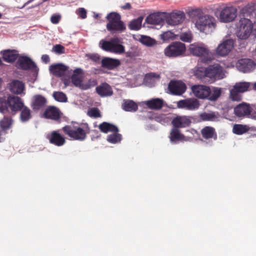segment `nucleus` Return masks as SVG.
I'll return each instance as SVG.
<instances>
[{
    "instance_id": "nucleus-29",
    "label": "nucleus",
    "mask_w": 256,
    "mask_h": 256,
    "mask_svg": "<svg viewBox=\"0 0 256 256\" xmlns=\"http://www.w3.org/2000/svg\"><path fill=\"white\" fill-rule=\"evenodd\" d=\"M18 54L15 50H6L2 52V58L7 62H13L18 58Z\"/></svg>"
},
{
    "instance_id": "nucleus-52",
    "label": "nucleus",
    "mask_w": 256,
    "mask_h": 256,
    "mask_svg": "<svg viewBox=\"0 0 256 256\" xmlns=\"http://www.w3.org/2000/svg\"><path fill=\"white\" fill-rule=\"evenodd\" d=\"M88 58L94 62H98L100 56L98 54H90L87 55Z\"/></svg>"
},
{
    "instance_id": "nucleus-25",
    "label": "nucleus",
    "mask_w": 256,
    "mask_h": 256,
    "mask_svg": "<svg viewBox=\"0 0 256 256\" xmlns=\"http://www.w3.org/2000/svg\"><path fill=\"white\" fill-rule=\"evenodd\" d=\"M96 92L101 97L110 96L113 92L110 86L106 82L102 84L96 88Z\"/></svg>"
},
{
    "instance_id": "nucleus-16",
    "label": "nucleus",
    "mask_w": 256,
    "mask_h": 256,
    "mask_svg": "<svg viewBox=\"0 0 256 256\" xmlns=\"http://www.w3.org/2000/svg\"><path fill=\"white\" fill-rule=\"evenodd\" d=\"M254 62L249 58H242L236 62V66L238 69L243 72H248L252 70L255 68Z\"/></svg>"
},
{
    "instance_id": "nucleus-63",
    "label": "nucleus",
    "mask_w": 256,
    "mask_h": 256,
    "mask_svg": "<svg viewBox=\"0 0 256 256\" xmlns=\"http://www.w3.org/2000/svg\"><path fill=\"white\" fill-rule=\"evenodd\" d=\"M2 14L0 13V18H1Z\"/></svg>"
},
{
    "instance_id": "nucleus-42",
    "label": "nucleus",
    "mask_w": 256,
    "mask_h": 256,
    "mask_svg": "<svg viewBox=\"0 0 256 256\" xmlns=\"http://www.w3.org/2000/svg\"><path fill=\"white\" fill-rule=\"evenodd\" d=\"M206 68H198L194 72V75L196 78L202 80H204L206 78Z\"/></svg>"
},
{
    "instance_id": "nucleus-53",
    "label": "nucleus",
    "mask_w": 256,
    "mask_h": 256,
    "mask_svg": "<svg viewBox=\"0 0 256 256\" xmlns=\"http://www.w3.org/2000/svg\"><path fill=\"white\" fill-rule=\"evenodd\" d=\"M60 20V15H52L50 18V21L54 24H58Z\"/></svg>"
},
{
    "instance_id": "nucleus-6",
    "label": "nucleus",
    "mask_w": 256,
    "mask_h": 256,
    "mask_svg": "<svg viewBox=\"0 0 256 256\" xmlns=\"http://www.w3.org/2000/svg\"><path fill=\"white\" fill-rule=\"evenodd\" d=\"M186 51V46L184 44L179 42H173L168 45L164 50L165 55L170 58L180 56Z\"/></svg>"
},
{
    "instance_id": "nucleus-4",
    "label": "nucleus",
    "mask_w": 256,
    "mask_h": 256,
    "mask_svg": "<svg viewBox=\"0 0 256 256\" xmlns=\"http://www.w3.org/2000/svg\"><path fill=\"white\" fill-rule=\"evenodd\" d=\"M195 24L200 32L206 34L211 33L216 26L214 18L209 15L198 16Z\"/></svg>"
},
{
    "instance_id": "nucleus-62",
    "label": "nucleus",
    "mask_w": 256,
    "mask_h": 256,
    "mask_svg": "<svg viewBox=\"0 0 256 256\" xmlns=\"http://www.w3.org/2000/svg\"><path fill=\"white\" fill-rule=\"evenodd\" d=\"M1 135H2V132H1V131H0V142H2V137H1Z\"/></svg>"
},
{
    "instance_id": "nucleus-40",
    "label": "nucleus",
    "mask_w": 256,
    "mask_h": 256,
    "mask_svg": "<svg viewBox=\"0 0 256 256\" xmlns=\"http://www.w3.org/2000/svg\"><path fill=\"white\" fill-rule=\"evenodd\" d=\"M200 118L203 121H214L218 116L214 112H204L200 114Z\"/></svg>"
},
{
    "instance_id": "nucleus-37",
    "label": "nucleus",
    "mask_w": 256,
    "mask_h": 256,
    "mask_svg": "<svg viewBox=\"0 0 256 256\" xmlns=\"http://www.w3.org/2000/svg\"><path fill=\"white\" fill-rule=\"evenodd\" d=\"M12 124V120L11 117L4 116L0 121V126L2 130L6 131L10 129Z\"/></svg>"
},
{
    "instance_id": "nucleus-61",
    "label": "nucleus",
    "mask_w": 256,
    "mask_h": 256,
    "mask_svg": "<svg viewBox=\"0 0 256 256\" xmlns=\"http://www.w3.org/2000/svg\"><path fill=\"white\" fill-rule=\"evenodd\" d=\"M253 89L256 90V82L253 84Z\"/></svg>"
},
{
    "instance_id": "nucleus-59",
    "label": "nucleus",
    "mask_w": 256,
    "mask_h": 256,
    "mask_svg": "<svg viewBox=\"0 0 256 256\" xmlns=\"http://www.w3.org/2000/svg\"><path fill=\"white\" fill-rule=\"evenodd\" d=\"M166 118V116L165 115H162L160 117H158L157 119L158 120L160 119V120H164Z\"/></svg>"
},
{
    "instance_id": "nucleus-30",
    "label": "nucleus",
    "mask_w": 256,
    "mask_h": 256,
    "mask_svg": "<svg viewBox=\"0 0 256 256\" xmlns=\"http://www.w3.org/2000/svg\"><path fill=\"white\" fill-rule=\"evenodd\" d=\"M102 132L107 134L108 132H118V128L115 125L108 122H102L98 126Z\"/></svg>"
},
{
    "instance_id": "nucleus-36",
    "label": "nucleus",
    "mask_w": 256,
    "mask_h": 256,
    "mask_svg": "<svg viewBox=\"0 0 256 256\" xmlns=\"http://www.w3.org/2000/svg\"><path fill=\"white\" fill-rule=\"evenodd\" d=\"M249 130L250 128L248 126L241 124H235L232 128L233 132L238 135L242 134Z\"/></svg>"
},
{
    "instance_id": "nucleus-8",
    "label": "nucleus",
    "mask_w": 256,
    "mask_h": 256,
    "mask_svg": "<svg viewBox=\"0 0 256 256\" xmlns=\"http://www.w3.org/2000/svg\"><path fill=\"white\" fill-rule=\"evenodd\" d=\"M189 50L190 53L194 56L204 57L205 62H208L211 59L209 50L202 44H192Z\"/></svg>"
},
{
    "instance_id": "nucleus-23",
    "label": "nucleus",
    "mask_w": 256,
    "mask_h": 256,
    "mask_svg": "<svg viewBox=\"0 0 256 256\" xmlns=\"http://www.w3.org/2000/svg\"><path fill=\"white\" fill-rule=\"evenodd\" d=\"M68 68V66L62 64H58L51 65L49 70L50 72L53 75L58 77H62L65 74Z\"/></svg>"
},
{
    "instance_id": "nucleus-34",
    "label": "nucleus",
    "mask_w": 256,
    "mask_h": 256,
    "mask_svg": "<svg viewBox=\"0 0 256 256\" xmlns=\"http://www.w3.org/2000/svg\"><path fill=\"white\" fill-rule=\"evenodd\" d=\"M115 42L112 44L111 52L121 54L124 52V46L120 44V40L118 38H114Z\"/></svg>"
},
{
    "instance_id": "nucleus-54",
    "label": "nucleus",
    "mask_w": 256,
    "mask_h": 256,
    "mask_svg": "<svg viewBox=\"0 0 256 256\" xmlns=\"http://www.w3.org/2000/svg\"><path fill=\"white\" fill-rule=\"evenodd\" d=\"M79 16L82 18H85L86 17V12L84 8H80L79 10V12H78Z\"/></svg>"
},
{
    "instance_id": "nucleus-47",
    "label": "nucleus",
    "mask_w": 256,
    "mask_h": 256,
    "mask_svg": "<svg viewBox=\"0 0 256 256\" xmlns=\"http://www.w3.org/2000/svg\"><path fill=\"white\" fill-rule=\"evenodd\" d=\"M88 114L92 118H98L101 117V114L98 108H92L88 112Z\"/></svg>"
},
{
    "instance_id": "nucleus-14",
    "label": "nucleus",
    "mask_w": 256,
    "mask_h": 256,
    "mask_svg": "<svg viewBox=\"0 0 256 256\" xmlns=\"http://www.w3.org/2000/svg\"><path fill=\"white\" fill-rule=\"evenodd\" d=\"M18 67L22 70H38L36 64L32 60L26 56H20L17 61Z\"/></svg>"
},
{
    "instance_id": "nucleus-50",
    "label": "nucleus",
    "mask_w": 256,
    "mask_h": 256,
    "mask_svg": "<svg viewBox=\"0 0 256 256\" xmlns=\"http://www.w3.org/2000/svg\"><path fill=\"white\" fill-rule=\"evenodd\" d=\"M53 50L58 54H62L64 53V48L60 44H56L54 46Z\"/></svg>"
},
{
    "instance_id": "nucleus-57",
    "label": "nucleus",
    "mask_w": 256,
    "mask_h": 256,
    "mask_svg": "<svg viewBox=\"0 0 256 256\" xmlns=\"http://www.w3.org/2000/svg\"><path fill=\"white\" fill-rule=\"evenodd\" d=\"M34 0H28L27 2H26L24 5H22V7H17V8H20V9H22V8H24L26 6H27L28 4H29L31 3Z\"/></svg>"
},
{
    "instance_id": "nucleus-35",
    "label": "nucleus",
    "mask_w": 256,
    "mask_h": 256,
    "mask_svg": "<svg viewBox=\"0 0 256 256\" xmlns=\"http://www.w3.org/2000/svg\"><path fill=\"white\" fill-rule=\"evenodd\" d=\"M20 110V118L22 122H26L32 118L31 110L29 108L24 106Z\"/></svg>"
},
{
    "instance_id": "nucleus-51",
    "label": "nucleus",
    "mask_w": 256,
    "mask_h": 256,
    "mask_svg": "<svg viewBox=\"0 0 256 256\" xmlns=\"http://www.w3.org/2000/svg\"><path fill=\"white\" fill-rule=\"evenodd\" d=\"M162 38L164 40H167L172 38V33L170 31L166 32L161 34Z\"/></svg>"
},
{
    "instance_id": "nucleus-56",
    "label": "nucleus",
    "mask_w": 256,
    "mask_h": 256,
    "mask_svg": "<svg viewBox=\"0 0 256 256\" xmlns=\"http://www.w3.org/2000/svg\"><path fill=\"white\" fill-rule=\"evenodd\" d=\"M122 10H130L132 8V6L130 3H126L124 5L120 6Z\"/></svg>"
},
{
    "instance_id": "nucleus-27",
    "label": "nucleus",
    "mask_w": 256,
    "mask_h": 256,
    "mask_svg": "<svg viewBox=\"0 0 256 256\" xmlns=\"http://www.w3.org/2000/svg\"><path fill=\"white\" fill-rule=\"evenodd\" d=\"M164 101L162 98H152L145 102L146 106L151 110H158L164 106Z\"/></svg>"
},
{
    "instance_id": "nucleus-24",
    "label": "nucleus",
    "mask_w": 256,
    "mask_h": 256,
    "mask_svg": "<svg viewBox=\"0 0 256 256\" xmlns=\"http://www.w3.org/2000/svg\"><path fill=\"white\" fill-rule=\"evenodd\" d=\"M47 100L45 97L40 94H36L33 97L32 106L34 110H38L43 109L46 106Z\"/></svg>"
},
{
    "instance_id": "nucleus-9",
    "label": "nucleus",
    "mask_w": 256,
    "mask_h": 256,
    "mask_svg": "<svg viewBox=\"0 0 256 256\" xmlns=\"http://www.w3.org/2000/svg\"><path fill=\"white\" fill-rule=\"evenodd\" d=\"M237 16V9L234 6H226L220 12V19L222 22H230L234 20Z\"/></svg>"
},
{
    "instance_id": "nucleus-3",
    "label": "nucleus",
    "mask_w": 256,
    "mask_h": 256,
    "mask_svg": "<svg viewBox=\"0 0 256 256\" xmlns=\"http://www.w3.org/2000/svg\"><path fill=\"white\" fill-rule=\"evenodd\" d=\"M108 20L106 29L112 34L122 33L126 30V26L121 20V16L116 12H110L106 17Z\"/></svg>"
},
{
    "instance_id": "nucleus-39",
    "label": "nucleus",
    "mask_w": 256,
    "mask_h": 256,
    "mask_svg": "<svg viewBox=\"0 0 256 256\" xmlns=\"http://www.w3.org/2000/svg\"><path fill=\"white\" fill-rule=\"evenodd\" d=\"M251 84L248 82H241L236 83L234 86L235 89L237 90L239 92L242 93L248 91L250 88Z\"/></svg>"
},
{
    "instance_id": "nucleus-55",
    "label": "nucleus",
    "mask_w": 256,
    "mask_h": 256,
    "mask_svg": "<svg viewBox=\"0 0 256 256\" xmlns=\"http://www.w3.org/2000/svg\"><path fill=\"white\" fill-rule=\"evenodd\" d=\"M41 58L42 61L45 64L48 63L50 61V58L48 54H43Z\"/></svg>"
},
{
    "instance_id": "nucleus-28",
    "label": "nucleus",
    "mask_w": 256,
    "mask_h": 256,
    "mask_svg": "<svg viewBox=\"0 0 256 256\" xmlns=\"http://www.w3.org/2000/svg\"><path fill=\"white\" fill-rule=\"evenodd\" d=\"M201 134L202 137L205 139L212 138L215 140L217 139V134L213 127L210 126H205L202 130Z\"/></svg>"
},
{
    "instance_id": "nucleus-5",
    "label": "nucleus",
    "mask_w": 256,
    "mask_h": 256,
    "mask_svg": "<svg viewBox=\"0 0 256 256\" xmlns=\"http://www.w3.org/2000/svg\"><path fill=\"white\" fill-rule=\"evenodd\" d=\"M62 130L70 139L79 141L86 140L88 133L82 128L74 124L66 125L62 128Z\"/></svg>"
},
{
    "instance_id": "nucleus-32",
    "label": "nucleus",
    "mask_w": 256,
    "mask_h": 256,
    "mask_svg": "<svg viewBox=\"0 0 256 256\" xmlns=\"http://www.w3.org/2000/svg\"><path fill=\"white\" fill-rule=\"evenodd\" d=\"M169 137L172 142H176L177 141L183 140L184 136V134H180L178 128L173 127L170 130Z\"/></svg>"
},
{
    "instance_id": "nucleus-11",
    "label": "nucleus",
    "mask_w": 256,
    "mask_h": 256,
    "mask_svg": "<svg viewBox=\"0 0 256 256\" xmlns=\"http://www.w3.org/2000/svg\"><path fill=\"white\" fill-rule=\"evenodd\" d=\"M206 78H210V82L224 78L222 68L219 65L209 66L206 68Z\"/></svg>"
},
{
    "instance_id": "nucleus-12",
    "label": "nucleus",
    "mask_w": 256,
    "mask_h": 256,
    "mask_svg": "<svg viewBox=\"0 0 256 256\" xmlns=\"http://www.w3.org/2000/svg\"><path fill=\"white\" fill-rule=\"evenodd\" d=\"M168 89L171 94L180 96L186 91V86L180 80H171L168 84Z\"/></svg>"
},
{
    "instance_id": "nucleus-2",
    "label": "nucleus",
    "mask_w": 256,
    "mask_h": 256,
    "mask_svg": "<svg viewBox=\"0 0 256 256\" xmlns=\"http://www.w3.org/2000/svg\"><path fill=\"white\" fill-rule=\"evenodd\" d=\"M24 106L22 99L17 96H9L7 99L0 98V112L12 115L20 110Z\"/></svg>"
},
{
    "instance_id": "nucleus-22",
    "label": "nucleus",
    "mask_w": 256,
    "mask_h": 256,
    "mask_svg": "<svg viewBox=\"0 0 256 256\" xmlns=\"http://www.w3.org/2000/svg\"><path fill=\"white\" fill-rule=\"evenodd\" d=\"M44 116L45 118L54 120H59L61 118L60 112L54 106H49L44 110Z\"/></svg>"
},
{
    "instance_id": "nucleus-31",
    "label": "nucleus",
    "mask_w": 256,
    "mask_h": 256,
    "mask_svg": "<svg viewBox=\"0 0 256 256\" xmlns=\"http://www.w3.org/2000/svg\"><path fill=\"white\" fill-rule=\"evenodd\" d=\"M122 108L126 112H134L138 110V106L132 100H124Z\"/></svg>"
},
{
    "instance_id": "nucleus-7",
    "label": "nucleus",
    "mask_w": 256,
    "mask_h": 256,
    "mask_svg": "<svg viewBox=\"0 0 256 256\" xmlns=\"http://www.w3.org/2000/svg\"><path fill=\"white\" fill-rule=\"evenodd\" d=\"M165 18L168 24L174 26L182 24L186 18V14L183 11L174 10L172 12L166 13Z\"/></svg>"
},
{
    "instance_id": "nucleus-38",
    "label": "nucleus",
    "mask_w": 256,
    "mask_h": 256,
    "mask_svg": "<svg viewBox=\"0 0 256 256\" xmlns=\"http://www.w3.org/2000/svg\"><path fill=\"white\" fill-rule=\"evenodd\" d=\"M143 18L138 17V18L131 21L128 25L129 28L131 30H137L140 28Z\"/></svg>"
},
{
    "instance_id": "nucleus-10",
    "label": "nucleus",
    "mask_w": 256,
    "mask_h": 256,
    "mask_svg": "<svg viewBox=\"0 0 256 256\" xmlns=\"http://www.w3.org/2000/svg\"><path fill=\"white\" fill-rule=\"evenodd\" d=\"M234 41L232 39H227L220 44L216 50L217 55L221 56H227L234 47Z\"/></svg>"
},
{
    "instance_id": "nucleus-60",
    "label": "nucleus",
    "mask_w": 256,
    "mask_h": 256,
    "mask_svg": "<svg viewBox=\"0 0 256 256\" xmlns=\"http://www.w3.org/2000/svg\"><path fill=\"white\" fill-rule=\"evenodd\" d=\"M220 95V92H218V94H216L214 97L212 98L213 100L216 99Z\"/></svg>"
},
{
    "instance_id": "nucleus-43",
    "label": "nucleus",
    "mask_w": 256,
    "mask_h": 256,
    "mask_svg": "<svg viewBox=\"0 0 256 256\" xmlns=\"http://www.w3.org/2000/svg\"><path fill=\"white\" fill-rule=\"evenodd\" d=\"M113 134L108 136L107 140L108 142L116 144L120 142L122 139V135L118 134V132H112Z\"/></svg>"
},
{
    "instance_id": "nucleus-20",
    "label": "nucleus",
    "mask_w": 256,
    "mask_h": 256,
    "mask_svg": "<svg viewBox=\"0 0 256 256\" xmlns=\"http://www.w3.org/2000/svg\"><path fill=\"white\" fill-rule=\"evenodd\" d=\"M252 110V109L249 104L242 102L234 108V114L239 118H244L249 116Z\"/></svg>"
},
{
    "instance_id": "nucleus-26",
    "label": "nucleus",
    "mask_w": 256,
    "mask_h": 256,
    "mask_svg": "<svg viewBox=\"0 0 256 256\" xmlns=\"http://www.w3.org/2000/svg\"><path fill=\"white\" fill-rule=\"evenodd\" d=\"M24 90V84L19 80H13L10 84V90L12 93L20 94L23 92Z\"/></svg>"
},
{
    "instance_id": "nucleus-13",
    "label": "nucleus",
    "mask_w": 256,
    "mask_h": 256,
    "mask_svg": "<svg viewBox=\"0 0 256 256\" xmlns=\"http://www.w3.org/2000/svg\"><path fill=\"white\" fill-rule=\"evenodd\" d=\"M177 106L189 110H194L198 108L200 103L196 98H186L179 100L177 102Z\"/></svg>"
},
{
    "instance_id": "nucleus-48",
    "label": "nucleus",
    "mask_w": 256,
    "mask_h": 256,
    "mask_svg": "<svg viewBox=\"0 0 256 256\" xmlns=\"http://www.w3.org/2000/svg\"><path fill=\"white\" fill-rule=\"evenodd\" d=\"M192 36L190 32H184L180 34V39L184 42H190Z\"/></svg>"
},
{
    "instance_id": "nucleus-1",
    "label": "nucleus",
    "mask_w": 256,
    "mask_h": 256,
    "mask_svg": "<svg viewBox=\"0 0 256 256\" xmlns=\"http://www.w3.org/2000/svg\"><path fill=\"white\" fill-rule=\"evenodd\" d=\"M256 16V3H248L240 10V20L238 26L237 36L242 40H246L253 31V24L250 20L251 17Z\"/></svg>"
},
{
    "instance_id": "nucleus-46",
    "label": "nucleus",
    "mask_w": 256,
    "mask_h": 256,
    "mask_svg": "<svg viewBox=\"0 0 256 256\" xmlns=\"http://www.w3.org/2000/svg\"><path fill=\"white\" fill-rule=\"evenodd\" d=\"M238 90L234 87L230 91V98L233 101H240L241 100V96Z\"/></svg>"
},
{
    "instance_id": "nucleus-58",
    "label": "nucleus",
    "mask_w": 256,
    "mask_h": 256,
    "mask_svg": "<svg viewBox=\"0 0 256 256\" xmlns=\"http://www.w3.org/2000/svg\"><path fill=\"white\" fill-rule=\"evenodd\" d=\"M252 34L256 38V21L253 24Z\"/></svg>"
},
{
    "instance_id": "nucleus-15",
    "label": "nucleus",
    "mask_w": 256,
    "mask_h": 256,
    "mask_svg": "<svg viewBox=\"0 0 256 256\" xmlns=\"http://www.w3.org/2000/svg\"><path fill=\"white\" fill-rule=\"evenodd\" d=\"M46 138L50 142L56 146H61L66 142V138L58 130L52 131L46 136Z\"/></svg>"
},
{
    "instance_id": "nucleus-41",
    "label": "nucleus",
    "mask_w": 256,
    "mask_h": 256,
    "mask_svg": "<svg viewBox=\"0 0 256 256\" xmlns=\"http://www.w3.org/2000/svg\"><path fill=\"white\" fill-rule=\"evenodd\" d=\"M114 42H115L114 38H112L110 41L102 40L100 42V48L104 51L110 52Z\"/></svg>"
},
{
    "instance_id": "nucleus-17",
    "label": "nucleus",
    "mask_w": 256,
    "mask_h": 256,
    "mask_svg": "<svg viewBox=\"0 0 256 256\" xmlns=\"http://www.w3.org/2000/svg\"><path fill=\"white\" fill-rule=\"evenodd\" d=\"M192 90L194 94L200 98H206L210 94V88L204 85L193 86L192 87Z\"/></svg>"
},
{
    "instance_id": "nucleus-44",
    "label": "nucleus",
    "mask_w": 256,
    "mask_h": 256,
    "mask_svg": "<svg viewBox=\"0 0 256 256\" xmlns=\"http://www.w3.org/2000/svg\"><path fill=\"white\" fill-rule=\"evenodd\" d=\"M52 96L58 102H67V97L65 94L61 92H54Z\"/></svg>"
},
{
    "instance_id": "nucleus-45",
    "label": "nucleus",
    "mask_w": 256,
    "mask_h": 256,
    "mask_svg": "<svg viewBox=\"0 0 256 256\" xmlns=\"http://www.w3.org/2000/svg\"><path fill=\"white\" fill-rule=\"evenodd\" d=\"M140 42L142 44L148 46H152L156 44V41L154 39H152L149 36H142Z\"/></svg>"
},
{
    "instance_id": "nucleus-64",
    "label": "nucleus",
    "mask_w": 256,
    "mask_h": 256,
    "mask_svg": "<svg viewBox=\"0 0 256 256\" xmlns=\"http://www.w3.org/2000/svg\"><path fill=\"white\" fill-rule=\"evenodd\" d=\"M46 0H44V2H46Z\"/></svg>"
},
{
    "instance_id": "nucleus-33",
    "label": "nucleus",
    "mask_w": 256,
    "mask_h": 256,
    "mask_svg": "<svg viewBox=\"0 0 256 256\" xmlns=\"http://www.w3.org/2000/svg\"><path fill=\"white\" fill-rule=\"evenodd\" d=\"M82 72L80 68H76L74 72V74L72 75L71 80L72 84L76 86H78L82 88V76L80 75Z\"/></svg>"
},
{
    "instance_id": "nucleus-49",
    "label": "nucleus",
    "mask_w": 256,
    "mask_h": 256,
    "mask_svg": "<svg viewBox=\"0 0 256 256\" xmlns=\"http://www.w3.org/2000/svg\"><path fill=\"white\" fill-rule=\"evenodd\" d=\"M96 84L97 82L96 80L90 79L85 84H82V89L86 90L96 85Z\"/></svg>"
},
{
    "instance_id": "nucleus-18",
    "label": "nucleus",
    "mask_w": 256,
    "mask_h": 256,
    "mask_svg": "<svg viewBox=\"0 0 256 256\" xmlns=\"http://www.w3.org/2000/svg\"><path fill=\"white\" fill-rule=\"evenodd\" d=\"M192 122L190 118L186 116H177L172 121L173 127L180 128L189 126Z\"/></svg>"
},
{
    "instance_id": "nucleus-19",
    "label": "nucleus",
    "mask_w": 256,
    "mask_h": 256,
    "mask_svg": "<svg viewBox=\"0 0 256 256\" xmlns=\"http://www.w3.org/2000/svg\"><path fill=\"white\" fill-rule=\"evenodd\" d=\"M121 64L120 60L110 57H104L101 60V66L108 70L117 68Z\"/></svg>"
},
{
    "instance_id": "nucleus-21",
    "label": "nucleus",
    "mask_w": 256,
    "mask_h": 256,
    "mask_svg": "<svg viewBox=\"0 0 256 256\" xmlns=\"http://www.w3.org/2000/svg\"><path fill=\"white\" fill-rule=\"evenodd\" d=\"M166 12H158L150 14L146 19V22L151 24H162L164 22Z\"/></svg>"
}]
</instances>
